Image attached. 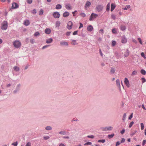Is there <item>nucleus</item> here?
<instances>
[{
	"instance_id": "nucleus-1",
	"label": "nucleus",
	"mask_w": 146,
	"mask_h": 146,
	"mask_svg": "<svg viewBox=\"0 0 146 146\" xmlns=\"http://www.w3.org/2000/svg\"><path fill=\"white\" fill-rule=\"evenodd\" d=\"M8 27V23L6 21H3L1 24V29L2 30H6Z\"/></svg>"
},
{
	"instance_id": "nucleus-2",
	"label": "nucleus",
	"mask_w": 146,
	"mask_h": 146,
	"mask_svg": "<svg viewBox=\"0 0 146 146\" xmlns=\"http://www.w3.org/2000/svg\"><path fill=\"white\" fill-rule=\"evenodd\" d=\"M13 44L16 48H19L21 45V42L18 40H15L13 42Z\"/></svg>"
},
{
	"instance_id": "nucleus-3",
	"label": "nucleus",
	"mask_w": 146,
	"mask_h": 146,
	"mask_svg": "<svg viewBox=\"0 0 146 146\" xmlns=\"http://www.w3.org/2000/svg\"><path fill=\"white\" fill-rule=\"evenodd\" d=\"M98 16V14L93 13L91 15L89 20L90 21H92L94 19L97 17Z\"/></svg>"
},
{
	"instance_id": "nucleus-4",
	"label": "nucleus",
	"mask_w": 146,
	"mask_h": 146,
	"mask_svg": "<svg viewBox=\"0 0 146 146\" xmlns=\"http://www.w3.org/2000/svg\"><path fill=\"white\" fill-rule=\"evenodd\" d=\"M121 41L122 43L123 44L126 43L127 42V40L125 35H123L122 36Z\"/></svg>"
},
{
	"instance_id": "nucleus-5",
	"label": "nucleus",
	"mask_w": 146,
	"mask_h": 146,
	"mask_svg": "<svg viewBox=\"0 0 146 146\" xmlns=\"http://www.w3.org/2000/svg\"><path fill=\"white\" fill-rule=\"evenodd\" d=\"M19 5L16 3L13 2L11 8L13 9H17L18 8Z\"/></svg>"
},
{
	"instance_id": "nucleus-6",
	"label": "nucleus",
	"mask_w": 146,
	"mask_h": 146,
	"mask_svg": "<svg viewBox=\"0 0 146 146\" xmlns=\"http://www.w3.org/2000/svg\"><path fill=\"white\" fill-rule=\"evenodd\" d=\"M113 129L112 127H102V129L104 131H108L111 130Z\"/></svg>"
},
{
	"instance_id": "nucleus-7",
	"label": "nucleus",
	"mask_w": 146,
	"mask_h": 146,
	"mask_svg": "<svg viewBox=\"0 0 146 146\" xmlns=\"http://www.w3.org/2000/svg\"><path fill=\"white\" fill-rule=\"evenodd\" d=\"M53 15L55 18H58L60 17V14L59 12H55L53 13Z\"/></svg>"
},
{
	"instance_id": "nucleus-8",
	"label": "nucleus",
	"mask_w": 146,
	"mask_h": 146,
	"mask_svg": "<svg viewBox=\"0 0 146 146\" xmlns=\"http://www.w3.org/2000/svg\"><path fill=\"white\" fill-rule=\"evenodd\" d=\"M73 24L72 22L69 21L67 24V28L68 29H70L72 28Z\"/></svg>"
},
{
	"instance_id": "nucleus-9",
	"label": "nucleus",
	"mask_w": 146,
	"mask_h": 146,
	"mask_svg": "<svg viewBox=\"0 0 146 146\" xmlns=\"http://www.w3.org/2000/svg\"><path fill=\"white\" fill-rule=\"evenodd\" d=\"M103 8V7L101 5H97L96 9V10L98 11V12L101 11Z\"/></svg>"
},
{
	"instance_id": "nucleus-10",
	"label": "nucleus",
	"mask_w": 146,
	"mask_h": 146,
	"mask_svg": "<svg viewBox=\"0 0 146 146\" xmlns=\"http://www.w3.org/2000/svg\"><path fill=\"white\" fill-rule=\"evenodd\" d=\"M124 83L127 87H129V80L127 78H125V79Z\"/></svg>"
},
{
	"instance_id": "nucleus-11",
	"label": "nucleus",
	"mask_w": 146,
	"mask_h": 146,
	"mask_svg": "<svg viewBox=\"0 0 146 146\" xmlns=\"http://www.w3.org/2000/svg\"><path fill=\"white\" fill-rule=\"evenodd\" d=\"M51 30L49 28H46L44 31L45 33L47 34H49L51 32Z\"/></svg>"
},
{
	"instance_id": "nucleus-12",
	"label": "nucleus",
	"mask_w": 146,
	"mask_h": 146,
	"mask_svg": "<svg viewBox=\"0 0 146 146\" xmlns=\"http://www.w3.org/2000/svg\"><path fill=\"white\" fill-rule=\"evenodd\" d=\"M65 8L68 10H70L72 9V7L69 4L65 5Z\"/></svg>"
},
{
	"instance_id": "nucleus-13",
	"label": "nucleus",
	"mask_w": 146,
	"mask_h": 146,
	"mask_svg": "<svg viewBox=\"0 0 146 146\" xmlns=\"http://www.w3.org/2000/svg\"><path fill=\"white\" fill-rule=\"evenodd\" d=\"M93 27L91 25L88 26L87 27V30L88 31H91L93 29Z\"/></svg>"
},
{
	"instance_id": "nucleus-14",
	"label": "nucleus",
	"mask_w": 146,
	"mask_h": 146,
	"mask_svg": "<svg viewBox=\"0 0 146 146\" xmlns=\"http://www.w3.org/2000/svg\"><path fill=\"white\" fill-rule=\"evenodd\" d=\"M115 5L113 3H111V11H113L114 10V9L115 7Z\"/></svg>"
},
{
	"instance_id": "nucleus-15",
	"label": "nucleus",
	"mask_w": 146,
	"mask_h": 146,
	"mask_svg": "<svg viewBox=\"0 0 146 146\" xmlns=\"http://www.w3.org/2000/svg\"><path fill=\"white\" fill-rule=\"evenodd\" d=\"M24 24L26 26H28L30 24V22L29 20H25L24 22Z\"/></svg>"
},
{
	"instance_id": "nucleus-16",
	"label": "nucleus",
	"mask_w": 146,
	"mask_h": 146,
	"mask_svg": "<svg viewBox=\"0 0 146 146\" xmlns=\"http://www.w3.org/2000/svg\"><path fill=\"white\" fill-rule=\"evenodd\" d=\"M120 29L121 31H124L126 30V27L125 26L121 25L120 26Z\"/></svg>"
},
{
	"instance_id": "nucleus-17",
	"label": "nucleus",
	"mask_w": 146,
	"mask_h": 146,
	"mask_svg": "<svg viewBox=\"0 0 146 146\" xmlns=\"http://www.w3.org/2000/svg\"><path fill=\"white\" fill-rule=\"evenodd\" d=\"M53 41V40L51 38H50L49 39H48L46 40V42L48 43H50L52 42Z\"/></svg>"
},
{
	"instance_id": "nucleus-18",
	"label": "nucleus",
	"mask_w": 146,
	"mask_h": 146,
	"mask_svg": "<svg viewBox=\"0 0 146 146\" xmlns=\"http://www.w3.org/2000/svg\"><path fill=\"white\" fill-rule=\"evenodd\" d=\"M91 5V3L89 1H87L86 2L85 7L86 8H87L89 6H90Z\"/></svg>"
},
{
	"instance_id": "nucleus-19",
	"label": "nucleus",
	"mask_w": 146,
	"mask_h": 146,
	"mask_svg": "<svg viewBox=\"0 0 146 146\" xmlns=\"http://www.w3.org/2000/svg\"><path fill=\"white\" fill-rule=\"evenodd\" d=\"M69 15V13L68 12L66 11L63 13V15L64 17H66Z\"/></svg>"
},
{
	"instance_id": "nucleus-20",
	"label": "nucleus",
	"mask_w": 146,
	"mask_h": 146,
	"mask_svg": "<svg viewBox=\"0 0 146 146\" xmlns=\"http://www.w3.org/2000/svg\"><path fill=\"white\" fill-rule=\"evenodd\" d=\"M137 74V71L136 70H134L132 72L131 75L132 76H135Z\"/></svg>"
},
{
	"instance_id": "nucleus-21",
	"label": "nucleus",
	"mask_w": 146,
	"mask_h": 146,
	"mask_svg": "<svg viewBox=\"0 0 146 146\" xmlns=\"http://www.w3.org/2000/svg\"><path fill=\"white\" fill-rule=\"evenodd\" d=\"M110 3H109L106 6V10L107 11H109L110 10Z\"/></svg>"
},
{
	"instance_id": "nucleus-22",
	"label": "nucleus",
	"mask_w": 146,
	"mask_h": 146,
	"mask_svg": "<svg viewBox=\"0 0 146 146\" xmlns=\"http://www.w3.org/2000/svg\"><path fill=\"white\" fill-rule=\"evenodd\" d=\"M62 8V6L60 4L56 5V9H61Z\"/></svg>"
},
{
	"instance_id": "nucleus-23",
	"label": "nucleus",
	"mask_w": 146,
	"mask_h": 146,
	"mask_svg": "<svg viewBox=\"0 0 146 146\" xmlns=\"http://www.w3.org/2000/svg\"><path fill=\"white\" fill-rule=\"evenodd\" d=\"M116 84L117 86H118L119 88H120V81L118 79H117L116 81Z\"/></svg>"
},
{
	"instance_id": "nucleus-24",
	"label": "nucleus",
	"mask_w": 146,
	"mask_h": 146,
	"mask_svg": "<svg viewBox=\"0 0 146 146\" xmlns=\"http://www.w3.org/2000/svg\"><path fill=\"white\" fill-rule=\"evenodd\" d=\"M60 44L61 45H68V44L67 42H60Z\"/></svg>"
},
{
	"instance_id": "nucleus-25",
	"label": "nucleus",
	"mask_w": 146,
	"mask_h": 146,
	"mask_svg": "<svg viewBox=\"0 0 146 146\" xmlns=\"http://www.w3.org/2000/svg\"><path fill=\"white\" fill-rule=\"evenodd\" d=\"M60 24V23L59 21H57L56 22V27H59Z\"/></svg>"
},
{
	"instance_id": "nucleus-26",
	"label": "nucleus",
	"mask_w": 146,
	"mask_h": 146,
	"mask_svg": "<svg viewBox=\"0 0 146 146\" xmlns=\"http://www.w3.org/2000/svg\"><path fill=\"white\" fill-rule=\"evenodd\" d=\"M129 55V50H127L126 52L124 54V56L125 57H127Z\"/></svg>"
},
{
	"instance_id": "nucleus-27",
	"label": "nucleus",
	"mask_w": 146,
	"mask_h": 146,
	"mask_svg": "<svg viewBox=\"0 0 146 146\" xmlns=\"http://www.w3.org/2000/svg\"><path fill=\"white\" fill-rule=\"evenodd\" d=\"M141 129L143 130L144 128V125L143 123H141L140 124Z\"/></svg>"
},
{
	"instance_id": "nucleus-28",
	"label": "nucleus",
	"mask_w": 146,
	"mask_h": 146,
	"mask_svg": "<svg viewBox=\"0 0 146 146\" xmlns=\"http://www.w3.org/2000/svg\"><path fill=\"white\" fill-rule=\"evenodd\" d=\"M114 135V134H111V135H108V137L109 139H111V138H112L113 137Z\"/></svg>"
},
{
	"instance_id": "nucleus-29",
	"label": "nucleus",
	"mask_w": 146,
	"mask_h": 146,
	"mask_svg": "<svg viewBox=\"0 0 146 146\" xmlns=\"http://www.w3.org/2000/svg\"><path fill=\"white\" fill-rule=\"evenodd\" d=\"M14 69L16 71H18L19 70V68L17 66H15L14 67Z\"/></svg>"
},
{
	"instance_id": "nucleus-30",
	"label": "nucleus",
	"mask_w": 146,
	"mask_h": 146,
	"mask_svg": "<svg viewBox=\"0 0 146 146\" xmlns=\"http://www.w3.org/2000/svg\"><path fill=\"white\" fill-rule=\"evenodd\" d=\"M141 73L143 75H145L146 74V71L142 69L141 71Z\"/></svg>"
},
{
	"instance_id": "nucleus-31",
	"label": "nucleus",
	"mask_w": 146,
	"mask_h": 146,
	"mask_svg": "<svg viewBox=\"0 0 146 146\" xmlns=\"http://www.w3.org/2000/svg\"><path fill=\"white\" fill-rule=\"evenodd\" d=\"M126 116V114L125 113H124L123 114V117L122 120H123V121H124L125 120Z\"/></svg>"
},
{
	"instance_id": "nucleus-32",
	"label": "nucleus",
	"mask_w": 146,
	"mask_h": 146,
	"mask_svg": "<svg viewBox=\"0 0 146 146\" xmlns=\"http://www.w3.org/2000/svg\"><path fill=\"white\" fill-rule=\"evenodd\" d=\"M80 15L81 16L83 17H84L86 16V14L84 13H81Z\"/></svg>"
},
{
	"instance_id": "nucleus-33",
	"label": "nucleus",
	"mask_w": 146,
	"mask_h": 146,
	"mask_svg": "<svg viewBox=\"0 0 146 146\" xmlns=\"http://www.w3.org/2000/svg\"><path fill=\"white\" fill-rule=\"evenodd\" d=\"M71 43L73 45H75L77 44V43H76V40H73Z\"/></svg>"
},
{
	"instance_id": "nucleus-34",
	"label": "nucleus",
	"mask_w": 146,
	"mask_h": 146,
	"mask_svg": "<svg viewBox=\"0 0 146 146\" xmlns=\"http://www.w3.org/2000/svg\"><path fill=\"white\" fill-rule=\"evenodd\" d=\"M130 8V6L129 5H126L125 6V7L123 8V9L124 10H126L127 9H129Z\"/></svg>"
},
{
	"instance_id": "nucleus-35",
	"label": "nucleus",
	"mask_w": 146,
	"mask_h": 146,
	"mask_svg": "<svg viewBox=\"0 0 146 146\" xmlns=\"http://www.w3.org/2000/svg\"><path fill=\"white\" fill-rule=\"evenodd\" d=\"M115 70L114 68H111V69L110 72L111 74H114L115 73Z\"/></svg>"
},
{
	"instance_id": "nucleus-36",
	"label": "nucleus",
	"mask_w": 146,
	"mask_h": 146,
	"mask_svg": "<svg viewBox=\"0 0 146 146\" xmlns=\"http://www.w3.org/2000/svg\"><path fill=\"white\" fill-rule=\"evenodd\" d=\"M43 10L42 9H40L39 11V15H42L43 13Z\"/></svg>"
},
{
	"instance_id": "nucleus-37",
	"label": "nucleus",
	"mask_w": 146,
	"mask_h": 146,
	"mask_svg": "<svg viewBox=\"0 0 146 146\" xmlns=\"http://www.w3.org/2000/svg\"><path fill=\"white\" fill-rule=\"evenodd\" d=\"M45 129L47 130H50L52 129V128L49 126H47L46 127Z\"/></svg>"
},
{
	"instance_id": "nucleus-38",
	"label": "nucleus",
	"mask_w": 146,
	"mask_h": 146,
	"mask_svg": "<svg viewBox=\"0 0 146 146\" xmlns=\"http://www.w3.org/2000/svg\"><path fill=\"white\" fill-rule=\"evenodd\" d=\"M105 142V139L100 140L98 141V142H102V143H104Z\"/></svg>"
},
{
	"instance_id": "nucleus-39",
	"label": "nucleus",
	"mask_w": 146,
	"mask_h": 146,
	"mask_svg": "<svg viewBox=\"0 0 146 146\" xmlns=\"http://www.w3.org/2000/svg\"><path fill=\"white\" fill-rule=\"evenodd\" d=\"M59 133L61 135H65L66 134V132L65 131H62L59 132Z\"/></svg>"
},
{
	"instance_id": "nucleus-40",
	"label": "nucleus",
	"mask_w": 146,
	"mask_h": 146,
	"mask_svg": "<svg viewBox=\"0 0 146 146\" xmlns=\"http://www.w3.org/2000/svg\"><path fill=\"white\" fill-rule=\"evenodd\" d=\"M134 122L133 121H131V122L129 124V128H131L134 124Z\"/></svg>"
},
{
	"instance_id": "nucleus-41",
	"label": "nucleus",
	"mask_w": 146,
	"mask_h": 146,
	"mask_svg": "<svg viewBox=\"0 0 146 146\" xmlns=\"http://www.w3.org/2000/svg\"><path fill=\"white\" fill-rule=\"evenodd\" d=\"M116 44V42L115 41L113 40V41L112 43V46H115Z\"/></svg>"
},
{
	"instance_id": "nucleus-42",
	"label": "nucleus",
	"mask_w": 146,
	"mask_h": 146,
	"mask_svg": "<svg viewBox=\"0 0 146 146\" xmlns=\"http://www.w3.org/2000/svg\"><path fill=\"white\" fill-rule=\"evenodd\" d=\"M111 18L113 19H115L116 17L115 15H112L111 16Z\"/></svg>"
},
{
	"instance_id": "nucleus-43",
	"label": "nucleus",
	"mask_w": 146,
	"mask_h": 146,
	"mask_svg": "<svg viewBox=\"0 0 146 146\" xmlns=\"http://www.w3.org/2000/svg\"><path fill=\"white\" fill-rule=\"evenodd\" d=\"M92 143L91 142L88 141V142H87V143H85L84 144V145H92Z\"/></svg>"
},
{
	"instance_id": "nucleus-44",
	"label": "nucleus",
	"mask_w": 146,
	"mask_h": 146,
	"mask_svg": "<svg viewBox=\"0 0 146 146\" xmlns=\"http://www.w3.org/2000/svg\"><path fill=\"white\" fill-rule=\"evenodd\" d=\"M39 35V33L38 32H37L34 34V36H36Z\"/></svg>"
},
{
	"instance_id": "nucleus-45",
	"label": "nucleus",
	"mask_w": 146,
	"mask_h": 146,
	"mask_svg": "<svg viewBox=\"0 0 146 146\" xmlns=\"http://www.w3.org/2000/svg\"><path fill=\"white\" fill-rule=\"evenodd\" d=\"M141 80L142 83H143L145 82H146V81L145 78H141Z\"/></svg>"
},
{
	"instance_id": "nucleus-46",
	"label": "nucleus",
	"mask_w": 146,
	"mask_h": 146,
	"mask_svg": "<svg viewBox=\"0 0 146 146\" xmlns=\"http://www.w3.org/2000/svg\"><path fill=\"white\" fill-rule=\"evenodd\" d=\"M112 32L113 33H116V30L115 29H113L112 30Z\"/></svg>"
},
{
	"instance_id": "nucleus-47",
	"label": "nucleus",
	"mask_w": 146,
	"mask_h": 146,
	"mask_svg": "<svg viewBox=\"0 0 146 146\" xmlns=\"http://www.w3.org/2000/svg\"><path fill=\"white\" fill-rule=\"evenodd\" d=\"M27 2L28 3L31 4L32 3V0H27Z\"/></svg>"
},
{
	"instance_id": "nucleus-48",
	"label": "nucleus",
	"mask_w": 146,
	"mask_h": 146,
	"mask_svg": "<svg viewBox=\"0 0 146 146\" xmlns=\"http://www.w3.org/2000/svg\"><path fill=\"white\" fill-rule=\"evenodd\" d=\"M12 145H13L14 146H17V142L16 141L15 142L13 143L12 144Z\"/></svg>"
},
{
	"instance_id": "nucleus-49",
	"label": "nucleus",
	"mask_w": 146,
	"mask_h": 146,
	"mask_svg": "<svg viewBox=\"0 0 146 146\" xmlns=\"http://www.w3.org/2000/svg\"><path fill=\"white\" fill-rule=\"evenodd\" d=\"M141 56L143 57L144 58H146V57L144 56V54L143 52H142L141 53Z\"/></svg>"
},
{
	"instance_id": "nucleus-50",
	"label": "nucleus",
	"mask_w": 146,
	"mask_h": 146,
	"mask_svg": "<svg viewBox=\"0 0 146 146\" xmlns=\"http://www.w3.org/2000/svg\"><path fill=\"white\" fill-rule=\"evenodd\" d=\"M49 138V137L48 136H46L44 137V138L45 140L48 139Z\"/></svg>"
},
{
	"instance_id": "nucleus-51",
	"label": "nucleus",
	"mask_w": 146,
	"mask_h": 146,
	"mask_svg": "<svg viewBox=\"0 0 146 146\" xmlns=\"http://www.w3.org/2000/svg\"><path fill=\"white\" fill-rule=\"evenodd\" d=\"M146 143V140H143V143L142 144L143 146L144 145H145V144Z\"/></svg>"
},
{
	"instance_id": "nucleus-52",
	"label": "nucleus",
	"mask_w": 146,
	"mask_h": 146,
	"mask_svg": "<svg viewBox=\"0 0 146 146\" xmlns=\"http://www.w3.org/2000/svg\"><path fill=\"white\" fill-rule=\"evenodd\" d=\"M133 113H132L130 115L129 117V119H131L133 117Z\"/></svg>"
},
{
	"instance_id": "nucleus-53",
	"label": "nucleus",
	"mask_w": 146,
	"mask_h": 146,
	"mask_svg": "<svg viewBox=\"0 0 146 146\" xmlns=\"http://www.w3.org/2000/svg\"><path fill=\"white\" fill-rule=\"evenodd\" d=\"M138 39L140 43L142 44V43L141 39L139 38Z\"/></svg>"
},
{
	"instance_id": "nucleus-54",
	"label": "nucleus",
	"mask_w": 146,
	"mask_h": 146,
	"mask_svg": "<svg viewBox=\"0 0 146 146\" xmlns=\"http://www.w3.org/2000/svg\"><path fill=\"white\" fill-rule=\"evenodd\" d=\"M31 143L30 142H28L26 144V146H31Z\"/></svg>"
},
{
	"instance_id": "nucleus-55",
	"label": "nucleus",
	"mask_w": 146,
	"mask_h": 146,
	"mask_svg": "<svg viewBox=\"0 0 146 146\" xmlns=\"http://www.w3.org/2000/svg\"><path fill=\"white\" fill-rule=\"evenodd\" d=\"M88 138H90L93 139L94 138V136L93 135H88Z\"/></svg>"
},
{
	"instance_id": "nucleus-56",
	"label": "nucleus",
	"mask_w": 146,
	"mask_h": 146,
	"mask_svg": "<svg viewBox=\"0 0 146 146\" xmlns=\"http://www.w3.org/2000/svg\"><path fill=\"white\" fill-rule=\"evenodd\" d=\"M125 130L124 129H123L121 131V134H123L125 132Z\"/></svg>"
},
{
	"instance_id": "nucleus-57",
	"label": "nucleus",
	"mask_w": 146,
	"mask_h": 146,
	"mask_svg": "<svg viewBox=\"0 0 146 146\" xmlns=\"http://www.w3.org/2000/svg\"><path fill=\"white\" fill-rule=\"evenodd\" d=\"M80 26L79 27V29H80V28L82 27L83 26V24L82 23H80Z\"/></svg>"
},
{
	"instance_id": "nucleus-58",
	"label": "nucleus",
	"mask_w": 146,
	"mask_h": 146,
	"mask_svg": "<svg viewBox=\"0 0 146 146\" xmlns=\"http://www.w3.org/2000/svg\"><path fill=\"white\" fill-rule=\"evenodd\" d=\"M136 132H137V131H135L134 132H133L131 134V135L132 136H133L135 133H136Z\"/></svg>"
},
{
	"instance_id": "nucleus-59",
	"label": "nucleus",
	"mask_w": 146,
	"mask_h": 146,
	"mask_svg": "<svg viewBox=\"0 0 146 146\" xmlns=\"http://www.w3.org/2000/svg\"><path fill=\"white\" fill-rule=\"evenodd\" d=\"M36 13V10L35 9L33 10V11H32V13L33 14H35Z\"/></svg>"
},
{
	"instance_id": "nucleus-60",
	"label": "nucleus",
	"mask_w": 146,
	"mask_h": 146,
	"mask_svg": "<svg viewBox=\"0 0 146 146\" xmlns=\"http://www.w3.org/2000/svg\"><path fill=\"white\" fill-rule=\"evenodd\" d=\"M120 144V142L119 141H117L116 142V146H118Z\"/></svg>"
},
{
	"instance_id": "nucleus-61",
	"label": "nucleus",
	"mask_w": 146,
	"mask_h": 146,
	"mask_svg": "<svg viewBox=\"0 0 146 146\" xmlns=\"http://www.w3.org/2000/svg\"><path fill=\"white\" fill-rule=\"evenodd\" d=\"M77 32H78L77 31H75L73 32V35H75L77 34Z\"/></svg>"
},
{
	"instance_id": "nucleus-62",
	"label": "nucleus",
	"mask_w": 146,
	"mask_h": 146,
	"mask_svg": "<svg viewBox=\"0 0 146 146\" xmlns=\"http://www.w3.org/2000/svg\"><path fill=\"white\" fill-rule=\"evenodd\" d=\"M125 140L124 138H122L121 140V143H122L124 142L125 141Z\"/></svg>"
},
{
	"instance_id": "nucleus-63",
	"label": "nucleus",
	"mask_w": 146,
	"mask_h": 146,
	"mask_svg": "<svg viewBox=\"0 0 146 146\" xmlns=\"http://www.w3.org/2000/svg\"><path fill=\"white\" fill-rule=\"evenodd\" d=\"M70 33H71L70 32H67V33H66V35L69 36L70 35Z\"/></svg>"
},
{
	"instance_id": "nucleus-64",
	"label": "nucleus",
	"mask_w": 146,
	"mask_h": 146,
	"mask_svg": "<svg viewBox=\"0 0 146 146\" xmlns=\"http://www.w3.org/2000/svg\"><path fill=\"white\" fill-rule=\"evenodd\" d=\"M59 146H65V145L63 143H61L59 144Z\"/></svg>"
}]
</instances>
